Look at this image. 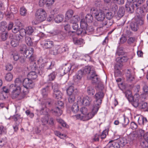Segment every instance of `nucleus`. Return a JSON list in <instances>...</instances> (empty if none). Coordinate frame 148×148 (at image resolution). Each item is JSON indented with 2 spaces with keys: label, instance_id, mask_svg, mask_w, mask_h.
<instances>
[{
  "label": "nucleus",
  "instance_id": "nucleus-2",
  "mask_svg": "<svg viewBox=\"0 0 148 148\" xmlns=\"http://www.w3.org/2000/svg\"><path fill=\"white\" fill-rule=\"evenodd\" d=\"M23 88L20 94L21 97L19 99L23 98L29 92V90L32 88L34 86V83L32 80L28 78H25L23 82Z\"/></svg>",
  "mask_w": 148,
  "mask_h": 148
},
{
  "label": "nucleus",
  "instance_id": "nucleus-50",
  "mask_svg": "<svg viewBox=\"0 0 148 148\" xmlns=\"http://www.w3.org/2000/svg\"><path fill=\"white\" fill-rule=\"evenodd\" d=\"M57 75V73L55 72H53L51 73L48 76L49 79V81H53L54 79Z\"/></svg>",
  "mask_w": 148,
  "mask_h": 148
},
{
  "label": "nucleus",
  "instance_id": "nucleus-62",
  "mask_svg": "<svg viewBox=\"0 0 148 148\" xmlns=\"http://www.w3.org/2000/svg\"><path fill=\"white\" fill-rule=\"evenodd\" d=\"M95 5L97 7L100 8L102 5V2L100 0H97L95 2Z\"/></svg>",
  "mask_w": 148,
  "mask_h": 148
},
{
  "label": "nucleus",
  "instance_id": "nucleus-16",
  "mask_svg": "<svg viewBox=\"0 0 148 148\" xmlns=\"http://www.w3.org/2000/svg\"><path fill=\"white\" fill-rule=\"evenodd\" d=\"M22 39V36L18 35H16L14 38L11 39L10 42L11 46L14 47H17L18 45L19 42Z\"/></svg>",
  "mask_w": 148,
  "mask_h": 148
},
{
  "label": "nucleus",
  "instance_id": "nucleus-33",
  "mask_svg": "<svg viewBox=\"0 0 148 148\" xmlns=\"http://www.w3.org/2000/svg\"><path fill=\"white\" fill-rule=\"evenodd\" d=\"M34 52V49L32 48H30L29 49H28L26 50V51L25 52L24 55L26 56L27 58L29 57L30 56L32 55V54Z\"/></svg>",
  "mask_w": 148,
  "mask_h": 148
},
{
  "label": "nucleus",
  "instance_id": "nucleus-35",
  "mask_svg": "<svg viewBox=\"0 0 148 148\" xmlns=\"http://www.w3.org/2000/svg\"><path fill=\"white\" fill-rule=\"evenodd\" d=\"M73 14V11L71 10H69L65 14V18L66 20L69 19L72 16Z\"/></svg>",
  "mask_w": 148,
  "mask_h": 148
},
{
  "label": "nucleus",
  "instance_id": "nucleus-22",
  "mask_svg": "<svg viewBox=\"0 0 148 148\" xmlns=\"http://www.w3.org/2000/svg\"><path fill=\"white\" fill-rule=\"evenodd\" d=\"M81 28L77 29L76 31V33L78 35H79L82 34V35H84L85 34L84 32L85 29H86V25L83 22L80 23Z\"/></svg>",
  "mask_w": 148,
  "mask_h": 148
},
{
  "label": "nucleus",
  "instance_id": "nucleus-28",
  "mask_svg": "<svg viewBox=\"0 0 148 148\" xmlns=\"http://www.w3.org/2000/svg\"><path fill=\"white\" fill-rule=\"evenodd\" d=\"M87 92L90 96H93L95 93V90L93 87L89 86L87 88Z\"/></svg>",
  "mask_w": 148,
  "mask_h": 148
},
{
  "label": "nucleus",
  "instance_id": "nucleus-5",
  "mask_svg": "<svg viewBox=\"0 0 148 148\" xmlns=\"http://www.w3.org/2000/svg\"><path fill=\"white\" fill-rule=\"evenodd\" d=\"M68 46L66 44L63 46L56 45L50 50V52L52 54L56 55L68 51Z\"/></svg>",
  "mask_w": 148,
  "mask_h": 148
},
{
  "label": "nucleus",
  "instance_id": "nucleus-57",
  "mask_svg": "<svg viewBox=\"0 0 148 148\" xmlns=\"http://www.w3.org/2000/svg\"><path fill=\"white\" fill-rule=\"evenodd\" d=\"M0 27L2 30H5L7 27L6 23L5 21H2L0 23Z\"/></svg>",
  "mask_w": 148,
  "mask_h": 148
},
{
  "label": "nucleus",
  "instance_id": "nucleus-59",
  "mask_svg": "<svg viewBox=\"0 0 148 148\" xmlns=\"http://www.w3.org/2000/svg\"><path fill=\"white\" fill-rule=\"evenodd\" d=\"M3 91L2 92H4L5 93L8 94L10 91H11V90L10 89V88L9 87V88L6 86H3L2 88Z\"/></svg>",
  "mask_w": 148,
  "mask_h": 148
},
{
  "label": "nucleus",
  "instance_id": "nucleus-49",
  "mask_svg": "<svg viewBox=\"0 0 148 148\" xmlns=\"http://www.w3.org/2000/svg\"><path fill=\"white\" fill-rule=\"evenodd\" d=\"M13 77V75L10 73H9L6 74L5 79L7 81H10L12 80Z\"/></svg>",
  "mask_w": 148,
  "mask_h": 148
},
{
  "label": "nucleus",
  "instance_id": "nucleus-29",
  "mask_svg": "<svg viewBox=\"0 0 148 148\" xmlns=\"http://www.w3.org/2000/svg\"><path fill=\"white\" fill-rule=\"evenodd\" d=\"M64 18V16L62 14H59L56 15L54 18L55 22L59 23L61 22Z\"/></svg>",
  "mask_w": 148,
  "mask_h": 148
},
{
  "label": "nucleus",
  "instance_id": "nucleus-18",
  "mask_svg": "<svg viewBox=\"0 0 148 148\" xmlns=\"http://www.w3.org/2000/svg\"><path fill=\"white\" fill-rule=\"evenodd\" d=\"M126 79L128 82H131L134 79V75L133 72H132L130 70L127 69L126 72Z\"/></svg>",
  "mask_w": 148,
  "mask_h": 148
},
{
  "label": "nucleus",
  "instance_id": "nucleus-34",
  "mask_svg": "<svg viewBox=\"0 0 148 148\" xmlns=\"http://www.w3.org/2000/svg\"><path fill=\"white\" fill-rule=\"evenodd\" d=\"M25 41L28 46H32L33 44L32 39L29 36H27L25 37Z\"/></svg>",
  "mask_w": 148,
  "mask_h": 148
},
{
  "label": "nucleus",
  "instance_id": "nucleus-39",
  "mask_svg": "<svg viewBox=\"0 0 148 148\" xmlns=\"http://www.w3.org/2000/svg\"><path fill=\"white\" fill-rule=\"evenodd\" d=\"M35 28L31 26L28 27L26 28V34L28 35H32L34 32Z\"/></svg>",
  "mask_w": 148,
  "mask_h": 148
},
{
  "label": "nucleus",
  "instance_id": "nucleus-13",
  "mask_svg": "<svg viewBox=\"0 0 148 148\" xmlns=\"http://www.w3.org/2000/svg\"><path fill=\"white\" fill-rule=\"evenodd\" d=\"M41 45L43 48L47 49L52 48L54 44L53 41L48 39L42 41Z\"/></svg>",
  "mask_w": 148,
  "mask_h": 148
},
{
  "label": "nucleus",
  "instance_id": "nucleus-3",
  "mask_svg": "<svg viewBox=\"0 0 148 148\" xmlns=\"http://www.w3.org/2000/svg\"><path fill=\"white\" fill-rule=\"evenodd\" d=\"M34 64L33 67H32L33 69L36 70V72H38V73L40 75H43L46 69H52L54 66L53 62H47L44 64H42L39 66V69H36L35 63H34Z\"/></svg>",
  "mask_w": 148,
  "mask_h": 148
},
{
  "label": "nucleus",
  "instance_id": "nucleus-23",
  "mask_svg": "<svg viewBox=\"0 0 148 148\" xmlns=\"http://www.w3.org/2000/svg\"><path fill=\"white\" fill-rule=\"evenodd\" d=\"M108 146L110 148H120L119 143L118 141L111 140L108 143Z\"/></svg>",
  "mask_w": 148,
  "mask_h": 148
},
{
  "label": "nucleus",
  "instance_id": "nucleus-26",
  "mask_svg": "<svg viewBox=\"0 0 148 148\" xmlns=\"http://www.w3.org/2000/svg\"><path fill=\"white\" fill-rule=\"evenodd\" d=\"M53 96L54 98L57 99H61L62 96V94L59 90L53 92Z\"/></svg>",
  "mask_w": 148,
  "mask_h": 148
},
{
  "label": "nucleus",
  "instance_id": "nucleus-10",
  "mask_svg": "<svg viewBox=\"0 0 148 148\" xmlns=\"http://www.w3.org/2000/svg\"><path fill=\"white\" fill-rule=\"evenodd\" d=\"M10 87L12 91L11 95L13 99L17 97L20 94L21 90L23 89L22 87H16L14 84L10 85Z\"/></svg>",
  "mask_w": 148,
  "mask_h": 148
},
{
  "label": "nucleus",
  "instance_id": "nucleus-60",
  "mask_svg": "<svg viewBox=\"0 0 148 148\" xmlns=\"http://www.w3.org/2000/svg\"><path fill=\"white\" fill-rule=\"evenodd\" d=\"M8 95L4 92H2L0 94V99L2 100H4L8 98Z\"/></svg>",
  "mask_w": 148,
  "mask_h": 148
},
{
  "label": "nucleus",
  "instance_id": "nucleus-43",
  "mask_svg": "<svg viewBox=\"0 0 148 148\" xmlns=\"http://www.w3.org/2000/svg\"><path fill=\"white\" fill-rule=\"evenodd\" d=\"M108 131L109 130L108 129H106L103 130L102 132V134L100 135V138L102 140L105 138L107 135L108 134Z\"/></svg>",
  "mask_w": 148,
  "mask_h": 148
},
{
  "label": "nucleus",
  "instance_id": "nucleus-15",
  "mask_svg": "<svg viewBox=\"0 0 148 148\" xmlns=\"http://www.w3.org/2000/svg\"><path fill=\"white\" fill-rule=\"evenodd\" d=\"M51 86L52 83H49L41 90V94L44 98H46L47 96Z\"/></svg>",
  "mask_w": 148,
  "mask_h": 148
},
{
  "label": "nucleus",
  "instance_id": "nucleus-40",
  "mask_svg": "<svg viewBox=\"0 0 148 148\" xmlns=\"http://www.w3.org/2000/svg\"><path fill=\"white\" fill-rule=\"evenodd\" d=\"M1 38L2 40H5L8 37V34L6 31H3L0 34Z\"/></svg>",
  "mask_w": 148,
  "mask_h": 148
},
{
  "label": "nucleus",
  "instance_id": "nucleus-30",
  "mask_svg": "<svg viewBox=\"0 0 148 148\" xmlns=\"http://www.w3.org/2000/svg\"><path fill=\"white\" fill-rule=\"evenodd\" d=\"M118 141L119 143L120 147H123L126 145L128 146L127 141L125 138H120Z\"/></svg>",
  "mask_w": 148,
  "mask_h": 148
},
{
  "label": "nucleus",
  "instance_id": "nucleus-56",
  "mask_svg": "<svg viewBox=\"0 0 148 148\" xmlns=\"http://www.w3.org/2000/svg\"><path fill=\"white\" fill-rule=\"evenodd\" d=\"M10 10L11 12L14 14L16 13L18 11L17 8L14 5H12L10 6Z\"/></svg>",
  "mask_w": 148,
  "mask_h": 148
},
{
  "label": "nucleus",
  "instance_id": "nucleus-51",
  "mask_svg": "<svg viewBox=\"0 0 148 148\" xmlns=\"http://www.w3.org/2000/svg\"><path fill=\"white\" fill-rule=\"evenodd\" d=\"M19 34H18L16 35H18L19 36H22V39L23 38V36L25 35L26 34V29L23 28H20V30L19 31Z\"/></svg>",
  "mask_w": 148,
  "mask_h": 148
},
{
  "label": "nucleus",
  "instance_id": "nucleus-6",
  "mask_svg": "<svg viewBox=\"0 0 148 148\" xmlns=\"http://www.w3.org/2000/svg\"><path fill=\"white\" fill-rule=\"evenodd\" d=\"M144 24V18L140 16H137L134 20L132 21L130 24V27L134 31H137L138 29L139 25H142Z\"/></svg>",
  "mask_w": 148,
  "mask_h": 148
},
{
  "label": "nucleus",
  "instance_id": "nucleus-4",
  "mask_svg": "<svg viewBox=\"0 0 148 148\" xmlns=\"http://www.w3.org/2000/svg\"><path fill=\"white\" fill-rule=\"evenodd\" d=\"M103 88V85L101 84L99 91L97 92L94 96V98L95 99V101L94 102L93 106L98 108L99 109L100 107L102 99L104 96V94L102 92V90Z\"/></svg>",
  "mask_w": 148,
  "mask_h": 148
},
{
  "label": "nucleus",
  "instance_id": "nucleus-31",
  "mask_svg": "<svg viewBox=\"0 0 148 148\" xmlns=\"http://www.w3.org/2000/svg\"><path fill=\"white\" fill-rule=\"evenodd\" d=\"M138 122L139 124H142L143 125L145 124L147 125V124H148V121L147 118L143 116L141 118H139Z\"/></svg>",
  "mask_w": 148,
  "mask_h": 148
},
{
  "label": "nucleus",
  "instance_id": "nucleus-61",
  "mask_svg": "<svg viewBox=\"0 0 148 148\" xmlns=\"http://www.w3.org/2000/svg\"><path fill=\"white\" fill-rule=\"evenodd\" d=\"M11 57L15 61H17L20 58L19 56L17 53H14L12 54L11 56Z\"/></svg>",
  "mask_w": 148,
  "mask_h": 148
},
{
  "label": "nucleus",
  "instance_id": "nucleus-17",
  "mask_svg": "<svg viewBox=\"0 0 148 148\" xmlns=\"http://www.w3.org/2000/svg\"><path fill=\"white\" fill-rule=\"evenodd\" d=\"M148 12V6L143 5L140 7L137 10V13L140 16L139 14H141V17L145 16L146 13Z\"/></svg>",
  "mask_w": 148,
  "mask_h": 148
},
{
  "label": "nucleus",
  "instance_id": "nucleus-7",
  "mask_svg": "<svg viewBox=\"0 0 148 148\" xmlns=\"http://www.w3.org/2000/svg\"><path fill=\"white\" fill-rule=\"evenodd\" d=\"M90 12L95 16L97 21H102L105 19V14L101 10H98L97 8H91Z\"/></svg>",
  "mask_w": 148,
  "mask_h": 148
},
{
  "label": "nucleus",
  "instance_id": "nucleus-37",
  "mask_svg": "<svg viewBox=\"0 0 148 148\" xmlns=\"http://www.w3.org/2000/svg\"><path fill=\"white\" fill-rule=\"evenodd\" d=\"M125 54V52L124 51L123 48V47H120L118 48L116 53V55L118 56H123Z\"/></svg>",
  "mask_w": 148,
  "mask_h": 148
},
{
  "label": "nucleus",
  "instance_id": "nucleus-64",
  "mask_svg": "<svg viewBox=\"0 0 148 148\" xmlns=\"http://www.w3.org/2000/svg\"><path fill=\"white\" fill-rule=\"evenodd\" d=\"M58 74L61 76H63L66 74L62 67L58 70Z\"/></svg>",
  "mask_w": 148,
  "mask_h": 148
},
{
  "label": "nucleus",
  "instance_id": "nucleus-21",
  "mask_svg": "<svg viewBox=\"0 0 148 148\" xmlns=\"http://www.w3.org/2000/svg\"><path fill=\"white\" fill-rule=\"evenodd\" d=\"M93 18L92 16L90 14H88L86 15L85 18L82 19L80 23L82 22L84 23L86 25V26L87 25V23H91L93 21Z\"/></svg>",
  "mask_w": 148,
  "mask_h": 148
},
{
  "label": "nucleus",
  "instance_id": "nucleus-9",
  "mask_svg": "<svg viewBox=\"0 0 148 148\" xmlns=\"http://www.w3.org/2000/svg\"><path fill=\"white\" fill-rule=\"evenodd\" d=\"M47 13L43 9L40 8L36 11L35 16L37 20L39 22H42L46 18Z\"/></svg>",
  "mask_w": 148,
  "mask_h": 148
},
{
  "label": "nucleus",
  "instance_id": "nucleus-32",
  "mask_svg": "<svg viewBox=\"0 0 148 148\" xmlns=\"http://www.w3.org/2000/svg\"><path fill=\"white\" fill-rule=\"evenodd\" d=\"M28 78L30 79L34 80L37 78V76L36 73V71H32L29 73L27 75Z\"/></svg>",
  "mask_w": 148,
  "mask_h": 148
},
{
  "label": "nucleus",
  "instance_id": "nucleus-11",
  "mask_svg": "<svg viewBox=\"0 0 148 148\" xmlns=\"http://www.w3.org/2000/svg\"><path fill=\"white\" fill-rule=\"evenodd\" d=\"M54 100L52 99L49 98L47 99L45 104H43L42 105V108L40 110L41 112L43 113V111H47L46 108L51 109L54 105Z\"/></svg>",
  "mask_w": 148,
  "mask_h": 148
},
{
  "label": "nucleus",
  "instance_id": "nucleus-36",
  "mask_svg": "<svg viewBox=\"0 0 148 148\" xmlns=\"http://www.w3.org/2000/svg\"><path fill=\"white\" fill-rule=\"evenodd\" d=\"M125 12V10L123 7H119L117 12V15L119 17H122L124 15Z\"/></svg>",
  "mask_w": 148,
  "mask_h": 148
},
{
  "label": "nucleus",
  "instance_id": "nucleus-55",
  "mask_svg": "<svg viewBox=\"0 0 148 148\" xmlns=\"http://www.w3.org/2000/svg\"><path fill=\"white\" fill-rule=\"evenodd\" d=\"M51 87L53 89V92L57 91V90H58V84L56 83H54L53 84L52 83V86L51 88Z\"/></svg>",
  "mask_w": 148,
  "mask_h": 148
},
{
  "label": "nucleus",
  "instance_id": "nucleus-25",
  "mask_svg": "<svg viewBox=\"0 0 148 148\" xmlns=\"http://www.w3.org/2000/svg\"><path fill=\"white\" fill-rule=\"evenodd\" d=\"M113 23V21L112 19L106 18L103 21L102 23L103 26H107L109 27L111 26Z\"/></svg>",
  "mask_w": 148,
  "mask_h": 148
},
{
  "label": "nucleus",
  "instance_id": "nucleus-41",
  "mask_svg": "<svg viewBox=\"0 0 148 148\" xmlns=\"http://www.w3.org/2000/svg\"><path fill=\"white\" fill-rule=\"evenodd\" d=\"M62 67L65 73L66 74L70 72L71 68V66L69 64H65Z\"/></svg>",
  "mask_w": 148,
  "mask_h": 148
},
{
  "label": "nucleus",
  "instance_id": "nucleus-1",
  "mask_svg": "<svg viewBox=\"0 0 148 148\" xmlns=\"http://www.w3.org/2000/svg\"><path fill=\"white\" fill-rule=\"evenodd\" d=\"M85 75L88 74L90 79L92 80V83H97L99 81L98 75L96 74L95 68L92 66H87L82 70Z\"/></svg>",
  "mask_w": 148,
  "mask_h": 148
},
{
  "label": "nucleus",
  "instance_id": "nucleus-46",
  "mask_svg": "<svg viewBox=\"0 0 148 148\" xmlns=\"http://www.w3.org/2000/svg\"><path fill=\"white\" fill-rule=\"evenodd\" d=\"M27 49V46L25 44H22L20 46L19 51L22 54H24Z\"/></svg>",
  "mask_w": 148,
  "mask_h": 148
},
{
  "label": "nucleus",
  "instance_id": "nucleus-19",
  "mask_svg": "<svg viewBox=\"0 0 148 148\" xmlns=\"http://www.w3.org/2000/svg\"><path fill=\"white\" fill-rule=\"evenodd\" d=\"M129 58L127 56H123L122 57L117 58L116 59V63L115 64H118L119 65H122V67L123 66L124 63L126 62Z\"/></svg>",
  "mask_w": 148,
  "mask_h": 148
},
{
  "label": "nucleus",
  "instance_id": "nucleus-14",
  "mask_svg": "<svg viewBox=\"0 0 148 148\" xmlns=\"http://www.w3.org/2000/svg\"><path fill=\"white\" fill-rule=\"evenodd\" d=\"M55 104L56 110H54V112L56 113L57 116H60L62 114V111L61 109L64 107V103L61 101H58Z\"/></svg>",
  "mask_w": 148,
  "mask_h": 148
},
{
  "label": "nucleus",
  "instance_id": "nucleus-12",
  "mask_svg": "<svg viewBox=\"0 0 148 148\" xmlns=\"http://www.w3.org/2000/svg\"><path fill=\"white\" fill-rule=\"evenodd\" d=\"M99 109L98 108L93 106L91 112L87 113L86 114L82 116L84 121H87L92 119L97 113Z\"/></svg>",
  "mask_w": 148,
  "mask_h": 148
},
{
  "label": "nucleus",
  "instance_id": "nucleus-47",
  "mask_svg": "<svg viewBox=\"0 0 148 148\" xmlns=\"http://www.w3.org/2000/svg\"><path fill=\"white\" fill-rule=\"evenodd\" d=\"M79 106L77 103H74L71 108V110L73 112L76 113L79 111Z\"/></svg>",
  "mask_w": 148,
  "mask_h": 148
},
{
  "label": "nucleus",
  "instance_id": "nucleus-8",
  "mask_svg": "<svg viewBox=\"0 0 148 148\" xmlns=\"http://www.w3.org/2000/svg\"><path fill=\"white\" fill-rule=\"evenodd\" d=\"M125 6L126 11L130 13L133 12L135 9L137 12V10L139 8L136 0H127Z\"/></svg>",
  "mask_w": 148,
  "mask_h": 148
},
{
  "label": "nucleus",
  "instance_id": "nucleus-24",
  "mask_svg": "<svg viewBox=\"0 0 148 148\" xmlns=\"http://www.w3.org/2000/svg\"><path fill=\"white\" fill-rule=\"evenodd\" d=\"M92 101V99L91 97L87 96L83 98L82 102L83 105L87 106H89Z\"/></svg>",
  "mask_w": 148,
  "mask_h": 148
},
{
  "label": "nucleus",
  "instance_id": "nucleus-44",
  "mask_svg": "<svg viewBox=\"0 0 148 148\" xmlns=\"http://www.w3.org/2000/svg\"><path fill=\"white\" fill-rule=\"evenodd\" d=\"M84 75V73L82 71V70H80L78 71L76 74V77L77 79L80 80Z\"/></svg>",
  "mask_w": 148,
  "mask_h": 148
},
{
  "label": "nucleus",
  "instance_id": "nucleus-54",
  "mask_svg": "<svg viewBox=\"0 0 148 148\" xmlns=\"http://www.w3.org/2000/svg\"><path fill=\"white\" fill-rule=\"evenodd\" d=\"M54 134L56 136H58L61 138L64 139L65 137V135L63 134H61V133L57 131H55L54 132Z\"/></svg>",
  "mask_w": 148,
  "mask_h": 148
},
{
  "label": "nucleus",
  "instance_id": "nucleus-45",
  "mask_svg": "<svg viewBox=\"0 0 148 148\" xmlns=\"http://www.w3.org/2000/svg\"><path fill=\"white\" fill-rule=\"evenodd\" d=\"M80 19V18L78 15H75L71 18L70 21L71 23H77Z\"/></svg>",
  "mask_w": 148,
  "mask_h": 148
},
{
  "label": "nucleus",
  "instance_id": "nucleus-42",
  "mask_svg": "<svg viewBox=\"0 0 148 148\" xmlns=\"http://www.w3.org/2000/svg\"><path fill=\"white\" fill-rule=\"evenodd\" d=\"M56 121L63 127L66 128L68 127V125L66 124V123L61 119L57 118L56 119Z\"/></svg>",
  "mask_w": 148,
  "mask_h": 148
},
{
  "label": "nucleus",
  "instance_id": "nucleus-63",
  "mask_svg": "<svg viewBox=\"0 0 148 148\" xmlns=\"http://www.w3.org/2000/svg\"><path fill=\"white\" fill-rule=\"evenodd\" d=\"M20 14L23 16H25L27 14V10L24 7H22L20 9Z\"/></svg>",
  "mask_w": 148,
  "mask_h": 148
},
{
  "label": "nucleus",
  "instance_id": "nucleus-53",
  "mask_svg": "<svg viewBox=\"0 0 148 148\" xmlns=\"http://www.w3.org/2000/svg\"><path fill=\"white\" fill-rule=\"evenodd\" d=\"M15 84L14 86L18 87H20V86L21 84V81L19 78H17L14 81Z\"/></svg>",
  "mask_w": 148,
  "mask_h": 148
},
{
  "label": "nucleus",
  "instance_id": "nucleus-48",
  "mask_svg": "<svg viewBox=\"0 0 148 148\" xmlns=\"http://www.w3.org/2000/svg\"><path fill=\"white\" fill-rule=\"evenodd\" d=\"M139 99L138 97L136 99L135 98V97L133 98V101L132 103V104L135 107H137L138 106H139Z\"/></svg>",
  "mask_w": 148,
  "mask_h": 148
},
{
  "label": "nucleus",
  "instance_id": "nucleus-52",
  "mask_svg": "<svg viewBox=\"0 0 148 148\" xmlns=\"http://www.w3.org/2000/svg\"><path fill=\"white\" fill-rule=\"evenodd\" d=\"M66 34L63 32H61L58 35V38L59 41H61L64 39L66 36Z\"/></svg>",
  "mask_w": 148,
  "mask_h": 148
},
{
  "label": "nucleus",
  "instance_id": "nucleus-20",
  "mask_svg": "<svg viewBox=\"0 0 148 148\" xmlns=\"http://www.w3.org/2000/svg\"><path fill=\"white\" fill-rule=\"evenodd\" d=\"M114 73L115 76L119 77L122 75V73L121 71L122 65H119L118 64H115L114 66Z\"/></svg>",
  "mask_w": 148,
  "mask_h": 148
},
{
  "label": "nucleus",
  "instance_id": "nucleus-27",
  "mask_svg": "<svg viewBox=\"0 0 148 148\" xmlns=\"http://www.w3.org/2000/svg\"><path fill=\"white\" fill-rule=\"evenodd\" d=\"M77 89H74V87L73 86H70L67 89V93L68 95H74Z\"/></svg>",
  "mask_w": 148,
  "mask_h": 148
},
{
  "label": "nucleus",
  "instance_id": "nucleus-58",
  "mask_svg": "<svg viewBox=\"0 0 148 148\" xmlns=\"http://www.w3.org/2000/svg\"><path fill=\"white\" fill-rule=\"evenodd\" d=\"M110 9L111 11L115 13L118 9V7L116 4H114L111 6Z\"/></svg>",
  "mask_w": 148,
  "mask_h": 148
},
{
  "label": "nucleus",
  "instance_id": "nucleus-38",
  "mask_svg": "<svg viewBox=\"0 0 148 148\" xmlns=\"http://www.w3.org/2000/svg\"><path fill=\"white\" fill-rule=\"evenodd\" d=\"M94 30L92 26H88V25L86 26V29H85L84 33L86 34H89L90 33L92 32Z\"/></svg>",
  "mask_w": 148,
  "mask_h": 148
}]
</instances>
